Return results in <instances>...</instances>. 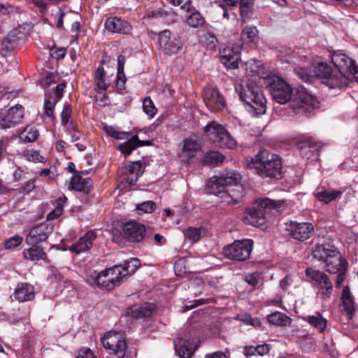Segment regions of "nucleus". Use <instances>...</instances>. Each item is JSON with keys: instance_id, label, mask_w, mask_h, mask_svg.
Listing matches in <instances>:
<instances>
[{"instance_id": "f257e3e1", "label": "nucleus", "mask_w": 358, "mask_h": 358, "mask_svg": "<svg viewBox=\"0 0 358 358\" xmlns=\"http://www.w3.org/2000/svg\"><path fill=\"white\" fill-rule=\"evenodd\" d=\"M314 73L329 88L341 89L348 85L350 76H358V66L347 55L336 52L332 55L331 62L314 66Z\"/></svg>"}, {"instance_id": "f03ea898", "label": "nucleus", "mask_w": 358, "mask_h": 358, "mask_svg": "<svg viewBox=\"0 0 358 358\" xmlns=\"http://www.w3.org/2000/svg\"><path fill=\"white\" fill-rule=\"evenodd\" d=\"M262 178H280L282 176V160L279 155L263 149L248 164Z\"/></svg>"}, {"instance_id": "7ed1b4c3", "label": "nucleus", "mask_w": 358, "mask_h": 358, "mask_svg": "<svg viewBox=\"0 0 358 358\" xmlns=\"http://www.w3.org/2000/svg\"><path fill=\"white\" fill-rule=\"evenodd\" d=\"M235 90L250 113L257 115L266 113V101L258 86L249 82L245 85L236 84Z\"/></svg>"}, {"instance_id": "20e7f679", "label": "nucleus", "mask_w": 358, "mask_h": 358, "mask_svg": "<svg viewBox=\"0 0 358 358\" xmlns=\"http://www.w3.org/2000/svg\"><path fill=\"white\" fill-rule=\"evenodd\" d=\"M313 252L315 258L324 263L328 273L336 274L339 271L348 270L347 260L336 248L317 243L313 248Z\"/></svg>"}, {"instance_id": "39448f33", "label": "nucleus", "mask_w": 358, "mask_h": 358, "mask_svg": "<svg viewBox=\"0 0 358 358\" xmlns=\"http://www.w3.org/2000/svg\"><path fill=\"white\" fill-rule=\"evenodd\" d=\"M278 202L268 197L257 199V206L250 207L245 210L243 222L257 227H263L266 221V208H275L279 206Z\"/></svg>"}, {"instance_id": "423d86ee", "label": "nucleus", "mask_w": 358, "mask_h": 358, "mask_svg": "<svg viewBox=\"0 0 358 358\" xmlns=\"http://www.w3.org/2000/svg\"><path fill=\"white\" fill-rule=\"evenodd\" d=\"M204 131L209 141L220 148L232 150L237 146L236 141L227 129L217 122L212 121L208 123L204 127Z\"/></svg>"}, {"instance_id": "0eeeda50", "label": "nucleus", "mask_w": 358, "mask_h": 358, "mask_svg": "<svg viewBox=\"0 0 358 358\" xmlns=\"http://www.w3.org/2000/svg\"><path fill=\"white\" fill-rule=\"evenodd\" d=\"M159 50L169 56L176 55L182 52L184 43L182 38L169 29H164L157 34Z\"/></svg>"}, {"instance_id": "6e6552de", "label": "nucleus", "mask_w": 358, "mask_h": 358, "mask_svg": "<svg viewBox=\"0 0 358 358\" xmlns=\"http://www.w3.org/2000/svg\"><path fill=\"white\" fill-rule=\"evenodd\" d=\"M266 84L273 98L278 103L284 104L288 102L293 96V89L283 79L273 76L266 79Z\"/></svg>"}, {"instance_id": "1a4fd4ad", "label": "nucleus", "mask_w": 358, "mask_h": 358, "mask_svg": "<svg viewBox=\"0 0 358 358\" xmlns=\"http://www.w3.org/2000/svg\"><path fill=\"white\" fill-rule=\"evenodd\" d=\"M118 273H120L116 267L107 268L101 272L92 271L87 275V282L91 286L110 290L115 287V282H117V277L113 278L112 276Z\"/></svg>"}, {"instance_id": "9d476101", "label": "nucleus", "mask_w": 358, "mask_h": 358, "mask_svg": "<svg viewBox=\"0 0 358 358\" xmlns=\"http://www.w3.org/2000/svg\"><path fill=\"white\" fill-rule=\"evenodd\" d=\"M253 241L251 239L235 241L223 249L224 257L229 259L242 262L247 259L252 250Z\"/></svg>"}, {"instance_id": "9b49d317", "label": "nucleus", "mask_w": 358, "mask_h": 358, "mask_svg": "<svg viewBox=\"0 0 358 358\" xmlns=\"http://www.w3.org/2000/svg\"><path fill=\"white\" fill-rule=\"evenodd\" d=\"M101 341L104 348L110 350L117 358H124L127 351L125 340L117 333L108 331L101 338Z\"/></svg>"}, {"instance_id": "f8f14e48", "label": "nucleus", "mask_w": 358, "mask_h": 358, "mask_svg": "<svg viewBox=\"0 0 358 358\" xmlns=\"http://www.w3.org/2000/svg\"><path fill=\"white\" fill-rule=\"evenodd\" d=\"M306 275L310 278L311 283L315 285L323 295L330 296L333 292V285L330 278L326 273L308 267L306 270Z\"/></svg>"}, {"instance_id": "ddd939ff", "label": "nucleus", "mask_w": 358, "mask_h": 358, "mask_svg": "<svg viewBox=\"0 0 358 358\" xmlns=\"http://www.w3.org/2000/svg\"><path fill=\"white\" fill-rule=\"evenodd\" d=\"M285 230L288 235L294 239L303 241L311 236L314 228L313 224L309 222L299 223L290 220L285 223Z\"/></svg>"}, {"instance_id": "4468645a", "label": "nucleus", "mask_w": 358, "mask_h": 358, "mask_svg": "<svg viewBox=\"0 0 358 358\" xmlns=\"http://www.w3.org/2000/svg\"><path fill=\"white\" fill-rule=\"evenodd\" d=\"M53 231V226L48 222L39 223L32 227L25 237L27 245L44 242Z\"/></svg>"}, {"instance_id": "2eb2a0df", "label": "nucleus", "mask_w": 358, "mask_h": 358, "mask_svg": "<svg viewBox=\"0 0 358 358\" xmlns=\"http://www.w3.org/2000/svg\"><path fill=\"white\" fill-rule=\"evenodd\" d=\"M203 99L206 106L211 111L221 110L226 105L224 96L217 88L211 86L204 87Z\"/></svg>"}, {"instance_id": "dca6fc26", "label": "nucleus", "mask_w": 358, "mask_h": 358, "mask_svg": "<svg viewBox=\"0 0 358 358\" xmlns=\"http://www.w3.org/2000/svg\"><path fill=\"white\" fill-rule=\"evenodd\" d=\"M145 226L136 222L125 223L121 231L122 237L130 243H139L142 241L145 236Z\"/></svg>"}, {"instance_id": "f3484780", "label": "nucleus", "mask_w": 358, "mask_h": 358, "mask_svg": "<svg viewBox=\"0 0 358 358\" xmlns=\"http://www.w3.org/2000/svg\"><path fill=\"white\" fill-rule=\"evenodd\" d=\"M294 102L292 105L294 108L303 111H308L318 106L316 98L303 87L296 90Z\"/></svg>"}, {"instance_id": "a211bd4d", "label": "nucleus", "mask_w": 358, "mask_h": 358, "mask_svg": "<svg viewBox=\"0 0 358 358\" xmlns=\"http://www.w3.org/2000/svg\"><path fill=\"white\" fill-rule=\"evenodd\" d=\"M24 117V108L21 105L10 108L7 113L0 117V129H5L20 124Z\"/></svg>"}, {"instance_id": "6ab92c4d", "label": "nucleus", "mask_w": 358, "mask_h": 358, "mask_svg": "<svg viewBox=\"0 0 358 358\" xmlns=\"http://www.w3.org/2000/svg\"><path fill=\"white\" fill-rule=\"evenodd\" d=\"M105 29L111 33L122 35L131 34L133 27L127 20L118 17H109L104 23Z\"/></svg>"}, {"instance_id": "aec40b11", "label": "nucleus", "mask_w": 358, "mask_h": 358, "mask_svg": "<svg viewBox=\"0 0 358 358\" xmlns=\"http://www.w3.org/2000/svg\"><path fill=\"white\" fill-rule=\"evenodd\" d=\"M141 262L137 258H130L127 260H125L120 265H115L113 267H116L117 268V271L120 273L114 274L113 275V278L114 277H117V282H115V287L120 285L122 280L124 278L134 273L136 270L140 266Z\"/></svg>"}, {"instance_id": "412c9836", "label": "nucleus", "mask_w": 358, "mask_h": 358, "mask_svg": "<svg viewBox=\"0 0 358 358\" xmlns=\"http://www.w3.org/2000/svg\"><path fill=\"white\" fill-rule=\"evenodd\" d=\"M300 155L308 160H318L320 149L315 141L307 138L299 143Z\"/></svg>"}, {"instance_id": "4be33fe9", "label": "nucleus", "mask_w": 358, "mask_h": 358, "mask_svg": "<svg viewBox=\"0 0 358 358\" xmlns=\"http://www.w3.org/2000/svg\"><path fill=\"white\" fill-rule=\"evenodd\" d=\"M156 310V306L152 303H144L140 305H134L129 307L127 314L133 318H147L152 315Z\"/></svg>"}, {"instance_id": "5701e85b", "label": "nucleus", "mask_w": 358, "mask_h": 358, "mask_svg": "<svg viewBox=\"0 0 358 358\" xmlns=\"http://www.w3.org/2000/svg\"><path fill=\"white\" fill-rule=\"evenodd\" d=\"M96 238V233L93 231H90L81 236L75 243L72 244L69 247V250L76 254L88 251L92 248Z\"/></svg>"}, {"instance_id": "b1692460", "label": "nucleus", "mask_w": 358, "mask_h": 358, "mask_svg": "<svg viewBox=\"0 0 358 358\" xmlns=\"http://www.w3.org/2000/svg\"><path fill=\"white\" fill-rule=\"evenodd\" d=\"M87 171L77 172L71 180L70 187L77 192L89 193L93 187V182L91 178H83L81 174H86Z\"/></svg>"}, {"instance_id": "393cba45", "label": "nucleus", "mask_w": 358, "mask_h": 358, "mask_svg": "<svg viewBox=\"0 0 358 358\" xmlns=\"http://www.w3.org/2000/svg\"><path fill=\"white\" fill-rule=\"evenodd\" d=\"M220 62L227 69H234L238 66L239 51L230 47L220 50Z\"/></svg>"}, {"instance_id": "a878e982", "label": "nucleus", "mask_w": 358, "mask_h": 358, "mask_svg": "<svg viewBox=\"0 0 358 358\" xmlns=\"http://www.w3.org/2000/svg\"><path fill=\"white\" fill-rule=\"evenodd\" d=\"M13 296L20 303L31 301L35 297L34 287L28 282H19Z\"/></svg>"}, {"instance_id": "bb28decb", "label": "nucleus", "mask_w": 358, "mask_h": 358, "mask_svg": "<svg viewBox=\"0 0 358 358\" xmlns=\"http://www.w3.org/2000/svg\"><path fill=\"white\" fill-rule=\"evenodd\" d=\"M342 194L343 192L341 190L326 189L324 187H318L313 193L315 198L324 204H328L336 200Z\"/></svg>"}, {"instance_id": "cd10ccee", "label": "nucleus", "mask_w": 358, "mask_h": 358, "mask_svg": "<svg viewBox=\"0 0 358 358\" xmlns=\"http://www.w3.org/2000/svg\"><path fill=\"white\" fill-rule=\"evenodd\" d=\"M151 141H141L138 135H134L129 138L127 141L120 143L117 149L125 156L129 155L133 150L138 147L150 145Z\"/></svg>"}, {"instance_id": "c85d7f7f", "label": "nucleus", "mask_w": 358, "mask_h": 358, "mask_svg": "<svg viewBox=\"0 0 358 358\" xmlns=\"http://www.w3.org/2000/svg\"><path fill=\"white\" fill-rule=\"evenodd\" d=\"M145 167V165L141 161L132 162L127 169V183L130 186L134 185L143 173Z\"/></svg>"}, {"instance_id": "c756f323", "label": "nucleus", "mask_w": 358, "mask_h": 358, "mask_svg": "<svg viewBox=\"0 0 358 358\" xmlns=\"http://www.w3.org/2000/svg\"><path fill=\"white\" fill-rule=\"evenodd\" d=\"M31 247L24 249L22 255L24 259L31 262L45 260L47 254L43 248L38 244H30Z\"/></svg>"}, {"instance_id": "7c9ffc66", "label": "nucleus", "mask_w": 358, "mask_h": 358, "mask_svg": "<svg viewBox=\"0 0 358 358\" xmlns=\"http://www.w3.org/2000/svg\"><path fill=\"white\" fill-rule=\"evenodd\" d=\"M302 320L317 330L319 333H323L327 326V320L318 311L315 312L314 315L303 317Z\"/></svg>"}, {"instance_id": "2f4dec72", "label": "nucleus", "mask_w": 358, "mask_h": 358, "mask_svg": "<svg viewBox=\"0 0 358 358\" xmlns=\"http://www.w3.org/2000/svg\"><path fill=\"white\" fill-rule=\"evenodd\" d=\"M341 299L343 309L348 314V317L350 319L352 318L355 311V302L350 287L348 285L343 287Z\"/></svg>"}, {"instance_id": "473e14b6", "label": "nucleus", "mask_w": 358, "mask_h": 358, "mask_svg": "<svg viewBox=\"0 0 358 358\" xmlns=\"http://www.w3.org/2000/svg\"><path fill=\"white\" fill-rule=\"evenodd\" d=\"M221 182L226 186L237 185L241 180V175L235 170H224L217 176Z\"/></svg>"}, {"instance_id": "72a5a7b5", "label": "nucleus", "mask_w": 358, "mask_h": 358, "mask_svg": "<svg viewBox=\"0 0 358 358\" xmlns=\"http://www.w3.org/2000/svg\"><path fill=\"white\" fill-rule=\"evenodd\" d=\"M258 30L254 25L246 26L242 31L241 38L243 43L254 46L259 40Z\"/></svg>"}, {"instance_id": "f704fd0d", "label": "nucleus", "mask_w": 358, "mask_h": 358, "mask_svg": "<svg viewBox=\"0 0 358 358\" xmlns=\"http://www.w3.org/2000/svg\"><path fill=\"white\" fill-rule=\"evenodd\" d=\"M176 353L181 358H191L194 350L189 342L186 340H179L175 342Z\"/></svg>"}, {"instance_id": "c9c22d12", "label": "nucleus", "mask_w": 358, "mask_h": 358, "mask_svg": "<svg viewBox=\"0 0 358 358\" xmlns=\"http://www.w3.org/2000/svg\"><path fill=\"white\" fill-rule=\"evenodd\" d=\"M206 189L208 194L220 195L226 187L224 184L221 182L217 176H214L210 178L206 182Z\"/></svg>"}, {"instance_id": "e433bc0d", "label": "nucleus", "mask_w": 358, "mask_h": 358, "mask_svg": "<svg viewBox=\"0 0 358 358\" xmlns=\"http://www.w3.org/2000/svg\"><path fill=\"white\" fill-rule=\"evenodd\" d=\"M125 57L120 55L117 57V69L116 76V85L118 90H124L126 82V78L124 73V66L125 64Z\"/></svg>"}, {"instance_id": "4c0bfd02", "label": "nucleus", "mask_w": 358, "mask_h": 358, "mask_svg": "<svg viewBox=\"0 0 358 358\" xmlns=\"http://www.w3.org/2000/svg\"><path fill=\"white\" fill-rule=\"evenodd\" d=\"M102 129L108 136L117 140L127 139L131 134L130 132L121 131L117 127L108 125L106 124L103 125Z\"/></svg>"}, {"instance_id": "58836bf2", "label": "nucleus", "mask_w": 358, "mask_h": 358, "mask_svg": "<svg viewBox=\"0 0 358 358\" xmlns=\"http://www.w3.org/2000/svg\"><path fill=\"white\" fill-rule=\"evenodd\" d=\"M200 43L209 50H214L218 43V40L215 34L205 30L199 36Z\"/></svg>"}, {"instance_id": "ea45409f", "label": "nucleus", "mask_w": 358, "mask_h": 358, "mask_svg": "<svg viewBox=\"0 0 358 358\" xmlns=\"http://www.w3.org/2000/svg\"><path fill=\"white\" fill-rule=\"evenodd\" d=\"M39 136V131L34 126H28L19 134V138L24 143L34 142Z\"/></svg>"}, {"instance_id": "a19ab883", "label": "nucleus", "mask_w": 358, "mask_h": 358, "mask_svg": "<svg viewBox=\"0 0 358 358\" xmlns=\"http://www.w3.org/2000/svg\"><path fill=\"white\" fill-rule=\"evenodd\" d=\"M206 229L203 227H188L185 233V237L192 243L197 242L200 238L205 236Z\"/></svg>"}, {"instance_id": "79ce46f5", "label": "nucleus", "mask_w": 358, "mask_h": 358, "mask_svg": "<svg viewBox=\"0 0 358 358\" xmlns=\"http://www.w3.org/2000/svg\"><path fill=\"white\" fill-rule=\"evenodd\" d=\"M58 102L51 98H45L43 104L42 118L44 120L52 121L55 119V108Z\"/></svg>"}, {"instance_id": "37998d69", "label": "nucleus", "mask_w": 358, "mask_h": 358, "mask_svg": "<svg viewBox=\"0 0 358 358\" xmlns=\"http://www.w3.org/2000/svg\"><path fill=\"white\" fill-rule=\"evenodd\" d=\"M289 317L285 314L276 311L267 316V320L270 324L278 327H285L289 322Z\"/></svg>"}, {"instance_id": "c03bdc74", "label": "nucleus", "mask_w": 358, "mask_h": 358, "mask_svg": "<svg viewBox=\"0 0 358 358\" xmlns=\"http://www.w3.org/2000/svg\"><path fill=\"white\" fill-rule=\"evenodd\" d=\"M240 12L243 21L246 22L249 20L253 13V1L252 0H241Z\"/></svg>"}, {"instance_id": "a18cd8bd", "label": "nucleus", "mask_w": 358, "mask_h": 358, "mask_svg": "<svg viewBox=\"0 0 358 358\" xmlns=\"http://www.w3.org/2000/svg\"><path fill=\"white\" fill-rule=\"evenodd\" d=\"M62 125L64 127L66 133L71 136L72 142H75L80 138L82 134L78 129L77 124L73 120L68 123L62 124Z\"/></svg>"}, {"instance_id": "49530a36", "label": "nucleus", "mask_w": 358, "mask_h": 358, "mask_svg": "<svg viewBox=\"0 0 358 358\" xmlns=\"http://www.w3.org/2000/svg\"><path fill=\"white\" fill-rule=\"evenodd\" d=\"M205 18L198 11L192 13L187 18V24L192 28H197L205 24Z\"/></svg>"}, {"instance_id": "de8ad7c7", "label": "nucleus", "mask_w": 358, "mask_h": 358, "mask_svg": "<svg viewBox=\"0 0 358 358\" xmlns=\"http://www.w3.org/2000/svg\"><path fill=\"white\" fill-rule=\"evenodd\" d=\"M219 196L221 199V202L228 206H234L238 202V194L234 190L229 192L225 189Z\"/></svg>"}, {"instance_id": "09e8293b", "label": "nucleus", "mask_w": 358, "mask_h": 358, "mask_svg": "<svg viewBox=\"0 0 358 358\" xmlns=\"http://www.w3.org/2000/svg\"><path fill=\"white\" fill-rule=\"evenodd\" d=\"M143 110L148 115L149 118H152L156 115L157 108L150 96H146L143 99Z\"/></svg>"}, {"instance_id": "8fccbe9b", "label": "nucleus", "mask_w": 358, "mask_h": 358, "mask_svg": "<svg viewBox=\"0 0 358 358\" xmlns=\"http://www.w3.org/2000/svg\"><path fill=\"white\" fill-rule=\"evenodd\" d=\"M66 199V198H64V200L62 198H59L57 200L56 206L47 215L48 220H55L62 214L64 207L63 203Z\"/></svg>"}, {"instance_id": "3c124183", "label": "nucleus", "mask_w": 358, "mask_h": 358, "mask_svg": "<svg viewBox=\"0 0 358 358\" xmlns=\"http://www.w3.org/2000/svg\"><path fill=\"white\" fill-rule=\"evenodd\" d=\"M224 156L217 151H210L205 156V162L208 164H218L222 162Z\"/></svg>"}, {"instance_id": "603ef678", "label": "nucleus", "mask_w": 358, "mask_h": 358, "mask_svg": "<svg viewBox=\"0 0 358 358\" xmlns=\"http://www.w3.org/2000/svg\"><path fill=\"white\" fill-rule=\"evenodd\" d=\"M156 208V204L154 201H146L136 206V210L138 214L142 215L143 213H151Z\"/></svg>"}, {"instance_id": "864d4df0", "label": "nucleus", "mask_w": 358, "mask_h": 358, "mask_svg": "<svg viewBox=\"0 0 358 358\" xmlns=\"http://www.w3.org/2000/svg\"><path fill=\"white\" fill-rule=\"evenodd\" d=\"M24 157L28 161L34 163H44L45 161V157L41 155L38 151L34 149L27 150L24 152Z\"/></svg>"}, {"instance_id": "5fc2aeb1", "label": "nucleus", "mask_w": 358, "mask_h": 358, "mask_svg": "<svg viewBox=\"0 0 358 358\" xmlns=\"http://www.w3.org/2000/svg\"><path fill=\"white\" fill-rule=\"evenodd\" d=\"M200 148V144L198 141L194 138H187L184 140L182 150L184 152H192L198 150Z\"/></svg>"}, {"instance_id": "6e6d98bb", "label": "nucleus", "mask_w": 358, "mask_h": 358, "mask_svg": "<svg viewBox=\"0 0 358 358\" xmlns=\"http://www.w3.org/2000/svg\"><path fill=\"white\" fill-rule=\"evenodd\" d=\"M72 108L70 103L65 102L61 113V124L72 121Z\"/></svg>"}, {"instance_id": "4d7b16f0", "label": "nucleus", "mask_w": 358, "mask_h": 358, "mask_svg": "<svg viewBox=\"0 0 358 358\" xmlns=\"http://www.w3.org/2000/svg\"><path fill=\"white\" fill-rule=\"evenodd\" d=\"M23 241V237L19 235H15L10 237L4 242V248L10 250L19 246Z\"/></svg>"}, {"instance_id": "13d9d810", "label": "nucleus", "mask_w": 358, "mask_h": 358, "mask_svg": "<svg viewBox=\"0 0 358 358\" xmlns=\"http://www.w3.org/2000/svg\"><path fill=\"white\" fill-rule=\"evenodd\" d=\"M295 72L298 77L304 82H311L312 78L313 76H315L314 73V70L313 71L312 73L306 68H297L295 69Z\"/></svg>"}, {"instance_id": "bf43d9fd", "label": "nucleus", "mask_w": 358, "mask_h": 358, "mask_svg": "<svg viewBox=\"0 0 358 358\" xmlns=\"http://www.w3.org/2000/svg\"><path fill=\"white\" fill-rule=\"evenodd\" d=\"M94 90L98 94H102L103 92H106L110 85V83H108L106 78L96 79L94 80Z\"/></svg>"}, {"instance_id": "052dcab7", "label": "nucleus", "mask_w": 358, "mask_h": 358, "mask_svg": "<svg viewBox=\"0 0 358 358\" xmlns=\"http://www.w3.org/2000/svg\"><path fill=\"white\" fill-rule=\"evenodd\" d=\"M95 99L96 102L100 107H105L110 105V101L109 99V97L106 94V92H103L102 94H96L95 95Z\"/></svg>"}, {"instance_id": "680f3d73", "label": "nucleus", "mask_w": 358, "mask_h": 358, "mask_svg": "<svg viewBox=\"0 0 358 358\" xmlns=\"http://www.w3.org/2000/svg\"><path fill=\"white\" fill-rule=\"evenodd\" d=\"M35 180H29L20 187V192L27 194L33 191L35 189Z\"/></svg>"}, {"instance_id": "e2e57ef3", "label": "nucleus", "mask_w": 358, "mask_h": 358, "mask_svg": "<svg viewBox=\"0 0 358 358\" xmlns=\"http://www.w3.org/2000/svg\"><path fill=\"white\" fill-rule=\"evenodd\" d=\"M66 86V83H59L55 87V95L52 99L59 102L64 95V91Z\"/></svg>"}, {"instance_id": "0e129e2a", "label": "nucleus", "mask_w": 358, "mask_h": 358, "mask_svg": "<svg viewBox=\"0 0 358 358\" xmlns=\"http://www.w3.org/2000/svg\"><path fill=\"white\" fill-rule=\"evenodd\" d=\"M257 356H264L270 352L271 346L270 344L264 343L255 346Z\"/></svg>"}, {"instance_id": "69168bd1", "label": "nucleus", "mask_w": 358, "mask_h": 358, "mask_svg": "<svg viewBox=\"0 0 358 358\" xmlns=\"http://www.w3.org/2000/svg\"><path fill=\"white\" fill-rule=\"evenodd\" d=\"M244 280L253 287H255L259 283V276L257 273L246 274L244 276Z\"/></svg>"}, {"instance_id": "338daca9", "label": "nucleus", "mask_w": 358, "mask_h": 358, "mask_svg": "<svg viewBox=\"0 0 358 358\" xmlns=\"http://www.w3.org/2000/svg\"><path fill=\"white\" fill-rule=\"evenodd\" d=\"M77 358H96V357L90 348H82L78 352Z\"/></svg>"}, {"instance_id": "774afa93", "label": "nucleus", "mask_w": 358, "mask_h": 358, "mask_svg": "<svg viewBox=\"0 0 358 358\" xmlns=\"http://www.w3.org/2000/svg\"><path fill=\"white\" fill-rule=\"evenodd\" d=\"M204 358H230L228 352L222 351H216L214 352L208 353L205 355Z\"/></svg>"}]
</instances>
